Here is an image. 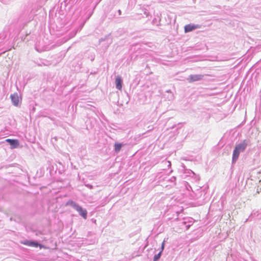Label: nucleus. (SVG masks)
I'll list each match as a JSON object with an SVG mask.
<instances>
[{"label": "nucleus", "mask_w": 261, "mask_h": 261, "mask_svg": "<svg viewBox=\"0 0 261 261\" xmlns=\"http://www.w3.org/2000/svg\"><path fill=\"white\" fill-rule=\"evenodd\" d=\"M248 141L246 140H243L241 143L236 145L233 152L232 160L236 161L239 158L241 151H243L246 149Z\"/></svg>", "instance_id": "f257e3e1"}, {"label": "nucleus", "mask_w": 261, "mask_h": 261, "mask_svg": "<svg viewBox=\"0 0 261 261\" xmlns=\"http://www.w3.org/2000/svg\"><path fill=\"white\" fill-rule=\"evenodd\" d=\"M67 204L72 206L84 219L87 218V212L86 210H84L80 205L72 201H68Z\"/></svg>", "instance_id": "f03ea898"}, {"label": "nucleus", "mask_w": 261, "mask_h": 261, "mask_svg": "<svg viewBox=\"0 0 261 261\" xmlns=\"http://www.w3.org/2000/svg\"><path fill=\"white\" fill-rule=\"evenodd\" d=\"M203 77V75L201 74H194V75H190L188 80L189 82L192 83L196 81H198L201 80Z\"/></svg>", "instance_id": "7ed1b4c3"}, {"label": "nucleus", "mask_w": 261, "mask_h": 261, "mask_svg": "<svg viewBox=\"0 0 261 261\" xmlns=\"http://www.w3.org/2000/svg\"><path fill=\"white\" fill-rule=\"evenodd\" d=\"M115 83L116 88L119 90H121L122 89V81L120 76H118L116 77Z\"/></svg>", "instance_id": "20e7f679"}, {"label": "nucleus", "mask_w": 261, "mask_h": 261, "mask_svg": "<svg viewBox=\"0 0 261 261\" xmlns=\"http://www.w3.org/2000/svg\"><path fill=\"white\" fill-rule=\"evenodd\" d=\"M198 27L197 25L194 24H187L185 27V32L186 33L192 31L193 30L196 29Z\"/></svg>", "instance_id": "39448f33"}, {"label": "nucleus", "mask_w": 261, "mask_h": 261, "mask_svg": "<svg viewBox=\"0 0 261 261\" xmlns=\"http://www.w3.org/2000/svg\"><path fill=\"white\" fill-rule=\"evenodd\" d=\"M24 244L25 245H27L28 246H31V247H37L39 246L40 248H42L43 247V246L42 245L39 244L38 243H36L33 241H26L25 242H24Z\"/></svg>", "instance_id": "423d86ee"}, {"label": "nucleus", "mask_w": 261, "mask_h": 261, "mask_svg": "<svg viewBox=\"0 0 261 261\" xmlns=\"http://www.w3.org/2000/svg\"><path fill=\"white\" fill-rule=\"evenodd\" d=\"M6 142L9 143L11 145H12V148H15V144L16 143V141L15 140L8 139L6 140Z\"/></svg>", "instance_id": "0eeeda50"}, {"label": "nucleus", "mask_w": 261, "mask_h": 261, "mask_svg": "<svg viewBox=\"0 0 261 261\" xmlns=\"http://www.w3.org/2000/svg\"><path fill=\"white\" fill-rule=\"evenodd\" d=\"M122 147V145L120 143H116L115 144V150L116 152H119Z\"/></svg>", "instance_id": "6e6552de"}, {"label": "nucleus", "mask_w": 261, "mask_h": 261, "mask_svg": "<svg viewBox=\"0 0 261 261\" xmlns=\"http://www.w3.org/2000/svg\"><path fill=\"white\" fill-rule=\"evenodd\" d=\"M161 255V252H159L157 254H155L154 256L153 261H157L160 258Z\"/></svg>", "instance_id": "1a4fd4ad"}, {"label": "nucleus", "mask_w": 261, "mask_h": 261, "mask_svg": "<svg viewBox=\"0 0 261 261\" xmlns=\"http://www.w3.org/2000/svg\"><path fill=\"white\" fill-rule=\"evenodd\" d=\"M11 99H12V100L13 101V103H14V105H16V102L15 101V95H11Z\"/></svg>", "instance_id": "9d476101"}]
</instances>
